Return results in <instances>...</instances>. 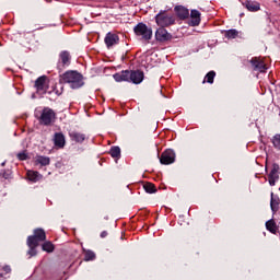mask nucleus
Returning a JSON list of instances; mask_svg holds the SVG:
<instances>
[{
	"mask_svg": "<svg viewBox=\"0 0 280 280\" xmlns=\"http://www.w3.org/2000/svg\"><path fill=\"white\" fill-rule=\"evenodd\" d=\"M116 82H132V84H141L143 82V71L141 70H124L113 75Z\"/></svg>",
	"mask_w": 280,
	"mask_h": 280,
	"instance_id": "f257e3e1",
	"label": "nucleus"
},
{
	"mask_svg": "<svg viewBox=\"0 0 280 280\" xmlns=\"http://www.w3.org/2000/svg\"><path fill=\"white\" fill-rule=\"evenodd\" d=\"M62 82L69 84L70 89H82L84 86V77L75 70H69L61 75Z\"/></svg>",
	"mask_w": 280,
	"mask_h": 280,
	"instance_id": "f03ea898",
	"label": "nucleus"
},
{
	"mask_svg": "<svg viewBox=\"0 0 280 280\" xmlns=\"http://www.w3.org/2000/svg\"><path fill=\"white\" fill-rule=\"evenodd\" d=\"M175 21L176 20L174 19V13L170 11H160L155 15V23L160 27H170V25H174Z\"/></svg>",
	"mask_w": 280,
	"mask_h": 280,
	"instance_id": "7ed1b4c3",
	"label": "nucleus"
},
{
	"mask_svg": "<svg viewBox=\"0 0 280 280\" xmlns=\"http://www.w3.org/2000/svg\"><path fill=\"white\" fill-rule=\"evenodd\" d=\"M35 117H37L42 126H50V124L56 119V113L49 107H45L42 112H36Z\"/></svg>",
	"mask_w": 280,
	"mask_h": 280,
	"instance_id": "20e7f679",
	"label": "nucleus"
},
{
	"mask_svg": "<svg viewBox=\"0 0 280 280\" xmlns=\"http://www.w3.org/2000/svg\"><path fill=\"white\" fill-rule=\"evenodd\" d=\"M133 32L141 40H152V28L148 27L143 22L138 23L133 27Z\"/></svg>",
	"mask_w": 280,
	"mask_h": 280,
	"instance_id": "39448f33",
	"label": "nucleus"
},
{
	"mask_svg": "<svg viewBox=\"0 0 280 280\" xmlns=\"http://www.w3.org/2000/svg\"><path fill=\"white\" fill-rule=\"evenodd\" d=\"M174 161H176V153L172 149L165 150L160 158L162 165H172Z\"/></svg>",
	"mask_w": 280,
	"mask_h": 280,
	"instance_id": "423d86ee",
	"label": "nucleus"
},
{
	"mask_svg": "<svg viewBox=\"0 0 280 280\" xmlns=\"http://www.w3.org/2000/svg\"><path fill=\"white\" fill-rule=\"evenodd\" d=\"M69 65H71V56L69 55V51H61L57 63L58 71H63Z\"/></svg>",
	"mask_w": 280,
	"mask_h": 280,
	"instance_id": "0eeeda50",
	"label": "nucleus"
},
{
	"mask_svg": "<svg viewBox=\"0 0 280 280\" xmlns=\"http://www.w3.org/2000/svg\"><path fill=\"white\" fill-rule=\"evenodd\" d=\"M155 39L160 43H165V40L172 39V35L165 30V26H161L155 32Z\"/></svg>",
	"mask_w": 280,
	"mask_h": 280,
	"instance_id": "6e6552de",
	"label": "nucleus"
},
{
	"mask_svg": "<svg viewBox=\"0 0 280 280\" xmlns=\"http://www.w3.org/2000/svg\"><path fill=\"white\" fill-rule=\"evenodd\" d=\"M35 88L37 93H47V89H49V85H47V77H39L35 81Z\"/></svg>",
	"mask_w": 280,
	"mask_h": 280,
	"instance_id": "1a4fd4ad",
	"label": "nucleus"
},
{
	"mask_svg": "<svg viewBox=\"0 0 280 280\" xmlns=\"http://www.w3.org/2000/svg\"><path fill=\"white\" fill-rule=\"evenodd\" d=\"M279 170H280L279 164H273L272 165V168H271V171L269 173V176H268L269 185L271 187H275L276 183L279 180Z\"/></svg>",
	"mask_w": 280,
	"mask_h": 280,
	"instance_id": "9d476101",
	"label": "nucleus"
},
{
	"mask_svg": "<svg viewBox=\"0 0 280 280\" xmlns=\"http://www.w3.org/2000/svg\"><path fill=\"white\" fill-rule=\"evenodd\" d=\"M250 63H252V67H254V71H259L260 73H265L266 69H268L264 60L257 57L252 58Z\"/></svg>",
	"mask_w": 280,
	"mask_h": 280,
	"instance_id": "9b49d317",
	"label": "nucleus"
},
{
	"mask_svg": "<svg viewBox=\"0 0 280 280\" xmlns=\"http://www.w3.org/2000/svg\"><path fill=\"white\" fill-rule=\"evenodd\" d=\"M188 25H190V27H198V25H200V11H190V19L188 20Z\"/></svg>",
	"mask_w": 280,
	"mask_h": 280,
	"instance_id": "f8f14e48",
	"label": "nucleus"
},
{
	"mask_svg": "<svg viewBox=\"0 0 280 280\" xmlns=\"http://www.w3.org/2000/svg\"><path fill=\"white\" fill-rule=\"evenodd\" d=\"M119 43V36L115 33H107L105 36V45L108 49Z\"/></svg>",
	"mask_w": 280,
	"mask_h": 280,
	"instance_id": "ddd939ff",
	"label": "nucleus"
},
{
	"mask_svg": "<svg viewBox=\"0 0 280 280\" xmlns=\"http://www.w3.org/2000/svg\"><path fill=\"white\" fill-rule=\"evenodd\" d=\"M27 246L30 247L28 255L34 257L36 255V247H38V241L35 237L28 236Z\"/></svg>",
	"mask_w": 280,
	"mask_h": 280,
	"instance_id": "4468645a",
	"label": "nucleus"
},
{
	"mask_svg": "<svg viewBox=\"0 0 280 280\" xmlns=\"http://www.w3.org/2000/svg\"><path fill=\"white\" fill-rule=\"evenodd\" d=\"M65 143H66L65 135H62V132L55 133V136H54L55 147L59 148V149H62V148H65Z\"/></svg>",
	"mask_w": 280,
	"mask_h": 280,
	"instance_id": "2eb2a0df",
	"label": "nucleus"
},
{
	"mask_svg": "<svg viewBox=\"0 0 280 280\" xmlns=\"http://www.w3.org/2000/svg\"><path fill=\"white\" fill-rule=\"evenodd\" d=\"M279 196L275 195V192H271L270 208L273 213H277L279 211Z\"/></svg>",
	"mask_w": 280,
	"mask_h": 280,
	"instance_id": "dca6fc26",
	"label": "nucleus"
},
{
	"mask_svg": "<svg viewBox=\"0 0 280 280\" xmlns=\"http://www.w3.org/2000/svg\"><path fill=\"white\" fill-rule=\"evenodd\" d=\"M70 138L72 141H75V143H83V141L86 139V135L80 133L78 131L70 132Z\"/></svg>",
	"mask_w": 280,
	"mask_h": 280,
	"instance_id": "f3484780",
	"label": "nucleus"
},
{
	"mask_svg": "<svg viewBox=\"0 0 280 280\" xmlns=\"http://www.w3.org/2000/svg\"><path fill=\"white\" fill-rule=\"evenodd\" d=\"M31 237H34L37 241V244H38V242H45V240H47L45 230H43V229L35 230L34 235Z\"/></svg>",
	"mask_w": 280,
	"mask_h": 280,
	"instance_id": "a211bd4d",
	"label": "nucleus"
},
{
	"mask_svg": "<svg viewBox=\"0 0 280 280\" xmlns=\"http://www.w3.org/2000/svg\"><path fill=\"white\" fill-rule=\"evenodd\" d=\"M175 10L179 19L185 20L189 18V10L186 9L185 7H177L175 8Z\"/></svg>",
	"mask_w": 280,
	"mask_h": 280,
	"instance_id": "6ab92c4d",
	"label": "nucleus"
},
{
	"mask_svg": "<svg viewBox=\"0 0 280 280\" xmlns=\"http://www.w3.org/2000/svg\"><path fill=\"white\" fill-rule=\"evenodd\" d=\"M27 178L33 183H37V180H40V178H43V175H40V173L36 171H27Z\"/></svg>",
	"mask_w": 280,
	"mask_h": 280,
	"instance_id": "aec40b11",
	"label": "nucleus"
},
{
	"mask_svg": "<svg viewBox=\"0 0 280 280\" xmlns=\"http://www.w3.org/2000/svg\"><path fill=\"white\" fill-rule=\"evenodd\" d=\"M245 8H247V10L249 12H257L260 9L259 3L258 2H253V1H246L245 2Z\"/></svg>",
	"mask_w": 280,
	"mask_h": 280,
	"instance_id": "412c9836",
	"label": "nucleus"
},
{
	"mask_svg": "<svg viewBox=\"0 0 280 280\" xmlns=\"http://www.w3.org/2000/svg\"><path fill=\"white\" fill-rule=\"evenodd\" d=\"M35 163H36V165L46 166V165H49L50 160L47 156L38 155L35 159Z\"/></svg>",
	"mask_w": 280,
	"mask_h": 280,
	"instance_id": "4be33fe9",
	"label": "nucleus"
},
{
	"mask_svg": "<svg viewBox=\"0 0 280 280\" xmlns=\"http://www.w3.org/2000/svg\"><path fill=\"white\" fill-rule=\"evenodd\" d=\"M223 34H224L225 38L233 39V38H237L240 32H237V30H235V28H232L229 31H224Z\"/></svg>",
	"mask_w": 280,
	"mask_h": 280,
	"instance_id": "5701e85b",
	"label": "nucleus"
},
{
	"mask_svg": "<svg viewBox=\"0 0 280 280\" xmlns=\"http://www.w3.org/2000/svg\"><path fill=\"white\" fill-rule=\"evenodd\" d=\"M266 229L267 231H269L270 233H277V223L275 222V220H269L266 222Z\"/></svg>",
	"mask_w": 280,
	"mask_h": 280,
	"instance_id": "b1692460",
	"label": "nucleus"
},
{
	"mask_svg": "<svg viewBox=\"0 0 280 280\" xmlns=\"http://www.w3.org/2000/svg\"><path fill=\"white\" fill-rule=\"evenodd\" d=\"M214 79H215V71H210L206 74L203 84H205V82H208V84H213Z\"/></svg>",
	"mask_w": 280,
	"mask_h": 280,
	"instance_id": "393cba45",
	"label": "nucleus"
},
{
	"mask_svg": "<svg viewBox=\"0 0 280 280\" xmlns=\"http://www.w3.org/2000/svg\"><path fill=\"white\" fill-rule=\"evenodd\" d=\"M110 156H113V159H119V156H121V149L119 147H112Z\"/></svg>",
	"mask_w": 280,
	"mask_h": 280,
	"instance_id": "a878e982",
	"label": "nucleus"
},
{
	"mask_svg": "<svg viewBox=\"0 0 280 280\" xmlns=\"http://www.w3.org/2000/svg\"><path fill=\"white\" fill-rule=\"evenodd\" d=\"M143 187H144V191H147V194H154L156 191V188L154 187V185L152 183H147Z\"/></svg>",
	"mask_w": 280,
	"mask_h": 280,
	"instance_id": "bb28decb",
	"label": "nucleus"
},
{
	"mask_svg": "<svg viewBox=\"0 0 280 280\" xmlns=\"http://www.w3.org/2000/svg\"><path fill=\"white\" fill-rule=\"evenodd\" d=\"M42 248L46 250V253H54V244H51V242H45Z\"/></svg>",
	"mask_w": 280,
	"mask_h": 280,
	"instance_id": "cd10ccee",
	"label": "nucleus"
},
{
	"mask_svg": "<svg viewBox=\"0 0 280 280\" xmlns=\"http://www.w3.org/2000/svg\"><path fill=\"white\" fill-rule=\"evenodd\" d=\"M12 272V269L10 266H1L0 265V277H3L4 275H10Z\"/></svg>",
	"mask_w": 280,
	"mask_h": 280,
	"instance_id": "c85d7f7f",
	"label": "nucleus"
},
{
	"mask_svg": "<svg viewBox=\"0 0 280 280\" xmlns=\"http://www.w3.org/2000/svg\"><path fill=\"white\" fill-rule=\"evenodd\" d=\"M93 259H95V253L93 250H86L85 256H84V260L85 261H93Z\"/></svg>",
	"mask_w": 280,
	"mask_h": 280,
	"instance_id": "c756f323",
	"label": "nucleus"
},
{
	"mask_svg": "<svg viewBox=\"0 0 280 280\" xmlns=\"http://www.w3.org/2000/svg\"><path fill=\"white\" fill-rule=\"evenodd\" d=\"M16 156L19 161H27V159H30V154L27 153V151H22L18 153Z\"/></svg>",
	"mask_w": 280,
	"mask_h": 280,
	"instance_id": "7c9ffc66",
	"label": "nucleus"
},
{
	"mask_svg": "<svg viewBox=\"0 0 280 280\" xmlns=\"http://www.w3.org/2000/svg\"><path fill=\"white\" fill-rule=\"evenodd\" d=\"M272 144L277 150H280V135H276L272 139Z\"/></svg>",
	"mask_w": 280,
	"mask_h": 280,
	"instance_id": "2f4dec72",
	"label": "nucleus"
},
{
	"mask_svg": "<svg viewBox=\"0 0 280 280\" xmlns=\"http://www.w3.org/2000/svg\"><path fill=\"white\" fill-rule=\"evenodd\" d=\"M107 236H108V232L103 231V232L101 233V237H102V238L107 237Z\"/></svg>",
	"mask_w": 280,
	"mask_h": 280,
	"instance_id": "473e14b6",
	"label": "nucleus"
},
{
	"mask_svg": "<svg viewBox=\"0 0 280 280\" xmlns=\"http://www.w3.org/2000/svg\"><path fill=\"white\" fill-rule=\"evenodd\" d=\"M1 176H2L3 178H8V174H5V172H1Z\"/></svg>",
	"mask_w": 280,
	"mask_h": 280,
	"instance_id": "72a5a7b5",
	"label": "nucleus"
},
{
	"mask_svg": "<svg viewBox=\"0 0 280 280\" xmlns=\"http://www.w3.org/2000/svg\"><path fill=\"white\" fill-rule=\"evenodd\" d=\"M1 165H2V167H3V166L5 165V162H2V164H1Z\"/></svg>",
	"mask_w": 280,
	"mask_h": 280,
	"instance_id": "f704fd0d",
	"label": "nucleus"
}]
</instances>
